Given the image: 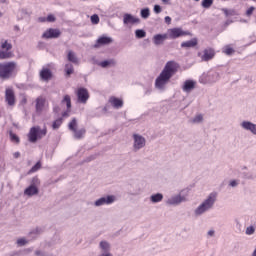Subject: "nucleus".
Returning a JSON list of instances; mask_svg holds the SVG:
<instances>
[{
  "label": "nucleus",
  "instance_id": "obj_1",
  "mask_svg": "<svg viewBox=\"0 0 256 256\" xmlns=\"http://www.w3.org/2000/svg\"><path fill=\"white\" fill-rule=\"evenodd\" d=\"M178 68L179 65L175 61H168L160 75L155 80L156 89H165V85H167L171 77L177 73Z\"/></svg>",
  "mask_w": 256,
  "mask_h": 256
},
{
  "label": "nucleus",
  "instance_id": "obj_2",
  "mask_svg": "<svg viewBox=\"0 0 256 256\" xmlns=\"http://www.w3.org/2000/svg\"><path fill=\"white\" fill-rule=\"evenodd\" d=\"M17 75V63L15 61L0 62V79L7 81Z\"/></svg>",
  "mask_w": 256,
  "mask_h": 256
},
{
  "label": "nucleus",
  "instance_id": "obj_3",
  "mask_svg": "<svg viewBox=\"0 0 256 256\" xmlns=\"http://www.w3.org/2000/svg\"><path fill=\"white\" fill-rule=\"evenodd\" d=\"M47 135V126H44L43 129H41L40 126H34L30 128V131L28 133V141L30 143H37L39 139H43Z\"/></svg>",
  "mask_w": 256,
  "mask_h": 256
},
{
  "label": "nucleus",
  "instance_id": "obj_4",
  "mask_svg": "<svg viewBox=\"0 0 256 256\" xmlns=\"http://www.w3.org/2000/svg\"><path fill=\"white\" fill-rule=\"evenodd\" d=\"M217 201V193H211L208 198L195 210L196 215H203L205 211H209Z\"/></svg>",
  "mask_w": 256,
  "mask_h": 256
},
{
  "label": "nucleus",
  "instance_id": "obj_5",
  "mask_svg": "<svg viewBox=\"0 0 256 256\" xmlns=\"http://www.w3.org/2000/svg\"><path fill=\"white\" fill-rule=\"evenodd\" d=\"M13 44L7 40H2L0 43V60L11 59L13 57Z\"/></svg>",
  "mask_w": 256,
  "mask_h": 256
},
{
  "label": "nucleus",
  "instance_id": "obj_6",
  "mask_svg": "<svg viewBox=\"0 0 256 256\" xmlns=\"http://www.w3.org/2000/svg\"><path fill=\"white\" fill-rule=\"evenodd\" d=\"M68 129L74 133L75 139H83L87 130L85 128H81L77 130V118H73L70 123L68 124Z\"/></svg>",
  "mask_w": 256,
  "mask_h": 256
},
{
  "label": "nucleus",
  "instance_id": "obj_7",
  "mask_svg": "<svg viewBox=\"0 0 256 256\" xmlns=\"http://www.w3.org/2000/svg\"><path fill=\"white\" fill-rule=\"evenodd\" d=\"M189 35V32L183 31L181 28H171L168 30L169 39H179V37H185Z\"/></svg>",
  "mask_w": 256,
  "mask_h": 256
},
{
  "label": "nucleus",
  "instance_id": "obj_8",
  "mask_svg": "<svg viewBox=\"0 0 256 256\" xmlns=\"http://www.w3.org/2000/svg\"><path fill=\"white\" fill-rule=\"evenodd\" d=\"M78 103L85 105L89 101V91L87 88H79L76 92Z\"/></svg>",
  "mask_w": 256,
  "mask_h": 256
},
{
  "label": "nucleus",
  "instance_id": "obj_9",
  "mask_svg": "<svg viewBox=\"0 0 256 256\" xmlns=\"http://www.w3.org/2000/svg\"><path fill=\"white\" fill-rule=\"evenodd\" d=\"M42 37L43 39H58V37H61V30L49 28L43 33Z\"/></svg>",
  "mask_w": 256,
  "mask_h": 256
},
{
  "label": "nucleus",
  "instance_id": "obj_10",
  "mask_svg": "<svg viewBox=\"0 0 256 256\" xmlns=\"http://www.w3.org/2000/svg\"><path fill=\"white\" fill-rule=\"evenodd\" d=\"M45 103H47V99L43 96H38L35 100V111L37 115H41L43 110L45 109Z\"/></svg>",
  "mask_w": 256,
  "mask_h": 256
},
{
  "label": "nucleus",
  "instance_id": "obj_11",
  "mask_svg": "<svg viewBox=\"0 0 256 256\" xmlns=\"http://www.w3.org/2000/svg\"><path fill=\"white\" fill-rule=\"evenodd\" d=\"M5 101L9 107L15 105V91L11 88H7L5 91Z\"/></svg>",
  "mask_w": 256,
  "mask_h": 256
},
{
  "label": "nucleus",
  "instance_id": "obj_12",
  "mask_svg": "<svg viewBox=\"0 0 256 256\" xmlns=\"http://www.w3.org/2000/svg\"><path fill=\"white\" fill-rule=\"evenodd\" d=\"M114 201L115 196L102 197L95 201V206L101 207V205H111V203H114Z\"/></svg>",
  "mask_w": 256,
  "mask_h": 256
},
{
  "label": "nucleus",
  "instance_id": "obj_13",
  "mask_svg": "<svg viewBox=\"0 0 256 256\" xmlns=\"http://www.w3.org/2000/svg\"><path fill=\"white\" fill-rule=\"evenodd\" d=\"M113 43V38L107 37V36H102L100 37L96 43L94 44V47L98 49V47H103L105 45H111Z\"/></svg>",
  "mask_w": 256,
  "mask_h": 256
},
{
  "label": "nucleus",
  "instance_id": "obj_14",
  "mask_svg": "<svg viewBox=\"0 0 256 256\" xmlns=\"http://www.w3.org/2000/svg\"><path fill=\"white\" fill-rule=\"evenodd\" d=\"M109 103L114 109H121V107H123V99L115 96L109 98Z\"/></svg>",
  "mask_w": 256,
  "mask_h": 256
},
{
  "label": "nucleus",
  "instance_id": "obj_15",
  "mask_svg": "<svg viewBox=\"0 0 256 256\" xmlns=\"http://www.w3.org/2000/svg\"><path fill=\"white\" fill-rule=\"evenodd\" d=\"M145 147V138L134 134V149H143Z\"/></svg>",
  "mask_w": 256,
  "mask_h": 256
},
{
  "label": "nucleus",
  "instance_id": "obj_16",
  "mask_svg": "<svg viewBox=\"0 0 256 256\" xmlns=\"http://www.w3.org/2000/svg\"><path fill=\"white\" fill-rule=\"evenodd\" d=\"M203 53L201 57L202 61H211V59L215 57V50H213V48L205 49Z\"/></svg>",
  "mask_w": 256,
  "mask_h": 256
},
{
  "label": "nucleus",
  "instance_id": "obj_17",
  "mask_svg": "<svg viewBox=\"0 0 256 256\" xmlns=\"http://www.w3.org/2000/svg\"><path fill=\"white\" fill-rule=\"evenodd\" d=\"M40 77H41L42 81H49L53 77V73L51 72V70L49 68H43L40 71Z\"/></svg>",
  "mask_w": 256,
  "mask_h": 256
},
{
  "label": "nucleus",
  "instance_id": "obj_18",
  "mask_svg": "<svg viewBox=\"0 0 256 256\" xmlns=\"http://www.w3.org/2000/svg\"><path fill=\"white\" fill-rule=\"evenodd\" d=\"M169 36L167 34H157L153 37L154 44L163 45V43L168 39Z\"/></svg>",
  "mask_w": 256,
  "mask_h": 256
},
{
  "label": "nucleus",
  "instance_id": "obj_19",
  "mask_svg": "<svg viewBox=\"0 0 256 256\" xmlns=\"http://www.w3.org/2000/svg\"><path fill=\"white\" fill-rule=\"evenodd\" d=\"M241 126L246 131H251L253 133V135H256V124L251 123L249 121H244V122H242Z\"/></svg>",
  "mask_w": 256,
  "mask_h": 256
},
{
  "label": "nucleus",
  "instance_id": "obj_20",
  "mask_svg": "<svg viewBox=\"0 0 256 256\" xmlns=\"http://www.w3.org/2000/svg\"><path fill=\"white\" fill-rule=\"evenodd\" d=\"M182 89L185 93H191V91L195 89V82L192 80H186Z\"/></svg>",
  "mask_w": 256,
  "mask_h": 256
},
{
  "label": "nucleus",
  "instance_id": "obj_21",
  "mask_svg": "<svg viewBox=\"0 0 256 256\" xmlns=\"http://www.w3.org/2000/svg\"><path fill=\"white\" fill-rule=\"evenodd\" d=\"M123 21H124L125 25H129V24L133 25L135 23H139V18H135L131 14H125Z\"/></svg>",
  "mask_w": 256,
  "mask_h": 256
},
{
  "label": "nucleus",
  "instance_id": "obj_22",
  "mask_svg": "<svg viewBox=\"0 0 256 256\" xmlns=\"http://www.w3.org/2000/svg\"><path fill=\"white\" fill-rule=\"evenodd\" d=\"M67 59L70 63H73V65H79V58L77 57V54L73 52V50L68 51Z\"/></svg>",
  "mask_w": 256,
  "mask_h": 256
},
{
  "label": "nucleus",
  "instance_id": "obj_23",
  "mask_svg": "<svg viewBox=\"0 0 256 256\" xmlns=\"http://www.w3.org/2000/svg\"><path fill=\"white\" fill-rule=\"evenodd\" d=\"M184 200H185V197L178 195V196H174V197L168 199L167 204L168 205H179V203H183Z\"/></svg>",
  "mask_w": 256,
  "mask_h": 256
},
{
  "label": "nucleus",
  "instance_id": "obj_24",
  "mask_svg": "<svg viewBox=\"0 0 256 256\" xmlns=\"http://www.w3.org/2000/svg\"><path fill=\"white\" fill-rule=\"evenodd\" d=\"M197 38H193V39H191V40H188V41H186V42H182L181 43V47L183 48V49H189V48H191V47H197Z\"/></svg>",
  "mask_w": 256,
  "mask_h": 256
},
{
  "label": "nucleus",
  "instance_id": "obj_25",
  "mask_svg": "<svg viewBox=\"0 0 256 256\" xmlns=\"http://www.w3.org/2000/svg\"><path fill=\"white\" fill-rule=\"evenodd\" d=\"M37 193H39V189L34 185L29 186L24 191V195H28V197H33V195H37Z\"/></svg>",
  "mask_w": 256,
  "mask_h": 256
},
{
  "label": "nucleus",
  "instance_id": "obj_26",
  "mask_svg": "<svg viewBox=\"0 0 256 256\" xmlns=\"http://www.w3.org/2000/svg\"><path fill=\"white\" fill-rule=\"evenodd\" d=\"M65 75L66 77H71L73 73H75V68L73 67V64L67 63L64 67Z\"/></svg>",
  "mask_w": 256,
  "mask_h": 256
},
{
  "label": "nucleus",
  "instance_id": "obj_27",
  "mask_svg": "<svg viewBox=\"0 0 256 256\" xmlns=\"http://www.w3.org/2000/svg\"><path fill=\"white\" fill-rule=\"evenodd\" d=\"M61 103L62 105L66 104L67 109H71V96H69L68 94L64 95Z\"/></svg>",
  "mask_w": 256,
  "mask_h": 256
},
{
  "label": "nucleus",
  "instance_id": "obj_28",
  "mask_svg": "<svg viewBox=\"0 0 256 256\" xmlns=\"http://www.w3.org/2000/svg\"><path fill=\"white\" fill-rule=\"evenodd\" d=\"M150 201H152V203H160V201H163V194L157 193L152 195Z\"/></svg>",
  "mask_w": 256,
  "mask_h": 256
},
{
  "label": "nucleus",
  "instance_id": "obj_29",
  "mask_svg": "<svg viewBox=\"0 0 256 256\" xmlns=\"http://www.w3.org/2000/svg\"><path fill=\"white\" fill-rule=\"evenodd\" d=\"M109 65H112V67H115V65H116L115 60L110 59V60H105V61L100 62V67L105 68V67H109Z\"/></svg>",
  "mask_w": 256,
  "mask_h": 256
},
{
  "label": "nucleus",
  "instance_id": "obj_30",
  "mask_svg": "<svg viewBox=\"0 0 256 256\" xmlns=\"http://www.w3.org/2000/svg\"><path fill=\"white\" fill-rule=\"evenodd\" d=\"M61 125H63V118H58L53 121L52 129L55 131V130L59 129V127H61Z\"/></svg>",
  "mask_w": 256,
  "mask_h": 256
},
{
  "label": "nucleus",
  "instance_id": "obj_31",
  "mask_svg": "<svg viewBox=\"0 0 256 256\" xmlns=\"http://www.w3.org/2000/svg\"><path fill=\"white\" fill-rule=\"evenodd\" d=\"M41 169V161H38L29 171L28 175H31L32 173H37Z\"/></svg>",
  "mask_w": 256,
  "mask_h": 256
},
{
  "label": "nucleus",
  "instance_id": "obj_32",
  "mask_svg": "<svg viewBox=\"0 0 256 256\" xmlns=\"http://www.w3.org/2000/svg\"><path fill=\"white\" fill-rule=\"evenodd\" d=\"M135 35L137 39H143L144 37L147 36V32H145V30L138 29L135 31Z\"/></svg>",
  "mask_w": 256,
  "mask_h": 256
},
{
  "label": "nucleus",
  "instance_id": "obj_33",
  "mask_svg": "<svg viewBox=\"0 0 256 256\" xmlns=\"http://www.w3.org/2000/svg\"><path fill=\"white\" fill-rule=\"evenodd\" d=\"M223 12L226 17H233L237 15V12L235 10L224 9Z\"/></svg>",
  "mask_w": 256,
  "mask_h": 256
},
{
  "label": "nucleus",
  "instance_id": "obj_34",
  "mask_svg": "<svg viewBox=\"0 0 256 256\" xmlns=\"http://www.w3.org/2000/svg\"><path fill=\"white\" fill-rule=\"evenodd\" d=\"M213 5V0H202V7L204 9H209Z\"/></svg>",
  "mask_w": 256,
  "mask_h": 256
},
{
  "label": "nucleus",
  "instance_id": "obj_35",
  "mask_svg": "<svg viewBox=\"0 0 256 256\" xmlns=\"http://www.w3.org/2000/svg\"><path fill=\"white\" fill-rule=\"evenodd\" d=\"M223 53H225V55H233V53H235V50L230 46H226L223 49Z\"/></svg>",
  "mask_w": 256,
  "mask_h": 256
},
{
  "label": "nucleus",
  "instance_id": "obj_36",
  "mask_svg": "<svg viewBox=\"0 0 256 256\" xmlns=\"http://www.w3.org/2000/svg\"><path fill=\"white\" fill-rule=\"evenodd\" d=\"M149 15H150L149 8H145L141 10V17L143 19L149 18Z\"/></svg>",
  "mask_w": 256,
  "mask_h": 256
},
{
  "label": "nucleus",
  "instance_id": "obj_37",
  "mask_svg": "<svg viewBox=\"0 0 256 256\" xmlns=\"http://www.w3.org/2000/svg\"><path fill=\"white\" fill-rule=\"evenodd\" d=\"M91 23L93 25H99V15L94 14L91 16Z\"/></svg>",
  "mask_w": 256,
  "mask_h": 256
},
{
  "label": "nucleus",
  "instance_id": "obj_38",
  "mask_svg": "<svg viewBox=\"0 0 256 256\" xmlns=\"http://www.w3.org/2000/svg\"><path fill=\"white\" fill-rule=\"evenodd\" d=\"M100 248L103 251H109V243H107L106 241L100 242Z\"/></svg>",
  "mask_w": 256,
  "mask_h": 256
},
{
  "label": "nucleus",
  "instance_id": "obj_39",
  "mask_svg": "<svg viewBox=\"0 0 256 256\" xmlns=\"http://www.w3.org/2000/svg\"><path fill=\"white\" fill-rule=\"evenodd\" d=\"M46 21H47L48 23H55V21H57V18H55V15L49 14V15L46 17Z\"/></svg>",
  "mask_w": 256,
  "mask_h": 256
},
{
  "label": "nucleus",
  "instance_id": "obj_40",
  "mask_svg": "<svg viewBox=\"0 0 256 256\" xmlns=\"http://www.w3.org/2000/svg\"><path fill=\"white\" fill-rule=\"evenodd\" d=\"M10 139L11 141H13L14 143H19V136H17L16 134H13L12 132L10 133Z\"/></svg>",
  "mask_w": 256,
  "mask_h": 256
},
{
  "label": "nucleus",
  "instance_id": "obj_41",
  "mask_svg": "<svg viewBox=\"0 0 256 256\" xmlns=\"http://www.w3.org/2000/svg\"><path fill=\"white\" fill-rule=\"evenodd\" d=\"M17 245L23 247L24 245H27V240L25 238H20L17 240Z\"/></svg>",
  "mask_w": 256,
  "mask_h": 256
},
{
  "label": "nucleus",
  "instance_id": "obj_42",
  "mask_svg": "<svg viewBox=\"0 0 256 256\" xmlns=\"http://www.w3.org/2000/svg\"><path fill=\"white\" fill-rule=\"evenodd\" d=\"M253 233H255V228L253 226L246 228V235H253Z\"/></svg>",
  "mask_w": 256,
  "mask_h": 256
},
{
  "label": "nucleus",
  "instance_id": "obj_43",
  "mask_svg": "<svg viewBox=\"0 0 256 256\" xmlns=\"http://www.w3.org/2000/svg\"><path fill=\"white\" fill-rule=\"evenodd\" d=\"M253 11H255V7L251 6L246 10V16L251 17L253 15Z\"/></svg>",
  "mask_w": 256,
  "mask_h": 256
},
{
  "label": "nucleus",
  "instance_id": "obj_44",
  "mask_svg": "<svg viewBox=\"0 0 256 256\" xmlns=\"http://www.w3.org/2000/svg\"><path fill=\"white\" fill-rule=\"evenodd\" d=\"M203 121V115L199 114L193 119V123H201Z\"/></svg>",
  "mask_w": 256,
  "mask_h": 256
},
{
  "label": "nucleus",
  "instance_id": "obj_45",
  "mask_svg": "<svg viewBox=\"0 0 256 256\" xmlns=\"http://www.w3.org/2000/svg\"><path fill=\"white\" fill-rule=\"evenodd\" d=\"M71 113V109H67L66 111H64L63 113H62V117L64 118V119H67V117H69V114Z\"/></svg>",
  "mask_w": 256,
  "mask_h": 256
},
{
  "label": "nucleus",
  "instance_id": "obj_46",
  "mask_svg": "<svg viewBox=\"0 0 256 256\" xmlns=\"http://www.w3.org/2000/svg\"><path fill=\"white\" fill-rule=\"evenodd\" d=\"M154 13H157V14L161 13V6L160 5H155L154 6Z\"/></svg>",
  "mask_w": 256,
  "mask_h": 256
},
{
  "label": "nucleus",
  "instance_id": "obj_47",
  "mask_svg": "<svg viewBox=\"0 0 256 256\" xmlns=\"http://www.w3.org/2000/svg\"><path fill=\"white\" fill-rule=\"evenodd\" d=\"M26 103H27V96H23L20 101V105H25Z\"/></svg>",
  "mask_w": 256,
  "mask_h": 256
},
{
  "label": "nucleus",
  "instance_id": "obj_48",
  "mask_svg": "<svg viewBox=\"0 0 256 256\" xmlns=\"http://www.w3.org/2000/svg\"><path fill=\"white\" fill-rule=\"evenodd\" d=\"M38 21H39V23H45V22H47V18H45V17H39V18H38Z\"/></svg>",
  "mask_w": 256,
  "mask_h": 256
},
{
  "label": "nucleus",
  "instance_id": "obj_49",
  "mask_svg": "<svg viewBox=\"0 0 256 256\" xmlns=\"http://www.w3.org/2000/svg\"><path fill=\"white\" fill-rule=\"evenodd\" d=\"M165 23H167V25H170L171 24V17L166 16L165 17Z\"/></svg>",
  "mask_w": 256,
  "mask_h": 256
},
{
  "label": "nucleus",
  "instance_id": "obj_50",
  "mask_svg": "<svg viewBox=\"0 0 256 256\" xmlns=\"http://www.w3.org/2000/svg\"><path fill=\"white\" fill-rule=\"evenodd\" d=\"M13 156H14V159H19V157H21V153L15 152V153L13 154Z\"/></svg>",
  "mask_w": 256,
  "mask_h": 256
},
{
  "label": "nucleus",
  "instance_id": "obj_51",
  "mask_svg": "<svg viewBox=\"0 0 256 256\" xmlns=\"http://www.w3.org/2000/svg\"><path fill=\"white\" fill-rule=\"evenodd\" d=\"M230 186H231V187H237V181L232 180V181L230 182Z\"/></svg>",
  "mask_w": 256,
  "mask_h": 256
},
{
  "label": "nucleus",
  "instance_id": "obj_52",
  "mask_svg": "<svg viewBox=\"0 0 256 256\" xmlns=\"http://www.w3.org/2000/svg\"><path fill=\"white\" fill-rule=\"evenodd\" d=\"M208 235L210 237H213V235H215V231H213V230L208 231Z\"/></svg>",
  "mask_w": 256,
  "mask_h": 256
},
{
  "label": "nucleus",
  "instance_id": "obj_53",
  "mask_svg": "<svg viewBox=\"0 0 256 256\" xmlns=\"http://www.w3.org/2000/svg\"><path fill=\"white\" fill-rule=\"evenodd\" d=\"M169 1L170 0H162V3H164L165 5H169Z\"/></svg>",
  "mask_w": 256,
  "mask_h": 256
},
{
  "label": "nucleus",
  "instance_id": "obj_54",
  "mask_svg": "<svg viewBox=\"0 0 256 256\" xmlns=\"http://www.w3.org/2000/svg\"><path fill=\"white\" fill-rule=\"evenodd\" d=\"M101 256H113L111 253L102 254Z\"/></svg>",
  "mask_w": 256,
  "mask_h": 256
},
{
  "label": "nucleus",
  "instance_id": "obj_55",
  "mask_svg": "<svg viewBox=\"0 0 256 256\" xmlns=\"http://www.w3.org/2000/svg\"><path fill=\"white\" fill-rule=\"evenodd\" d=\"M35 253H36V255H41V252H39V251H36Z\"/></svg>",
  "mask_w": 256,
  "mask_h": 256
},
{
  "label": "nucleus",
  "instance_id": "obj_56",
  "mask_svg": "<svg viewBox=\"0 0 256 256\" xmlns=\"http://www.w3.org/2000/svg\"><path fill=\"white\" fill-rule=\"evenodd\" d=\"M254 3H256V0H252Z\"/></svg>",
  "mask_w": 256,
  "mask_h": 256
},
{
  "label": "nucleus",
  "instance_id": "obj_57",
  "mask_svg": "<svg viewBox=\"0 0 256 256\" xmlns=\"http://www.w3.org/2000/svg\"><path fill=\"white\" fill-rule=\"evenodd\" d=\"M195 1H199V0H195Z\"/></svg>",
  "mask_w": 256,
  "mask_h": 256
}]
</instances>
